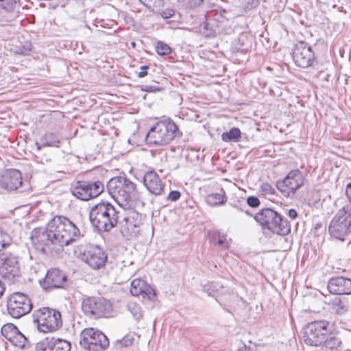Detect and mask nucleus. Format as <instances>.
Instances as JSON below:
<instances>
[{
    "mask_svg": "<svg viewBox=\"0 0 351 351\" xmlns=\"http://www.w3.org/2000/svg\"><path fill=\"white\" fill-rule=\"evenodd\" d=\"M218 285H215L213 283H207L204 285L203 290L206 293H208L209 296H212L213 298H215L216 300L221 305V306H226L227 304H229L230 303V299L232 298H234V295L233 294L228 295L229 299L222 296L219 295L218 294Z\"/></svg>",
    "mask_w": 351,
    "mask_h": 351,
    "instance_id": "25",
    "label": "nucleus"
},
{
    "mask_svg": "<svg viewBox=\"0 0 351 351\" xmlns=\"http://www.w3.org/2000/svg\"><path fill=\"white\" fill-rule=\"evenodd\" d=\"M307 49L304 42L295 45L293 51V59L295 64L301 68H307Z\"/></svg>",
    "mask_w": 351,
    "mask_h": 351,
    "instance_id": "24",
    "label": "nucleus"
},
{
    "mask_svg": "<svg viewBox=\"0 0 351 351\" xmlns=\"http://www.w3.org/2000/svg\"><path fill=\"white\" fill-rule=\"evenodd\" d=\"M9 341L14 346L23 348L25 346L27 339L20 331H19L17 335H14V337L11 338Z\"/></svg>",
    "mask_w": 351,
    "mask_h": 351,
    "instance_id": "37",
    "label": "nucleus"
},
{
    "mask_svg": "<svg viewBox=\"0 0 351 351\" xmlns=\"http://www.w3.org/2000/svg\"><path fill=\"white\" fill-rule=\"evenodd\" d=\"M53 337H47L36 343V351H53Z\"/></svg>",
    "mask_w": 351,
    "mask_h": 351,
    "instance_id": "31",
    "label": "nucleus"
},
{
    "mask_svg": "<svg viewBox=\"0 0 351 351\" xmlns=\"http://www.w3.org/2000/svg\"><path fill=\"white\" fill-rule=\"evenodd\" d=\"M156 295V292L153 288L146 283V287L144 289V291L141 296L145 298H147L149 300H152Z\"/></svg>",
    "mask_w": 351,
    "mask_h": 351,
    "instance_id": "44",
    "label": "nucleus"
},
{
    "mask_svg": "<svg viewBox=\"0 0 351 351\" xmlns=\"http://www.w3.org/2000/svg\"><path fill=\"white\" fill-rule=\"evenodd\" d=\"M238 351H254L253 348L250 346H247L245 344L243 345L241 348H239Z\"/></svg>",
    "mask_w": 351,
    "mask_h": 351,
    "instance_id": "53",
    "label": "nucleus"
},
{
    "mask_svg": "<svg viewBox=\"0 0 351 351\" xmlns=\"http://www.w3.org/2000/svg\"><path fill=\"white\" fill-rule=\"evenodd\" d=\"M80 344L89 351H104L109 346V341L101 331L88 328L81 332Z\"/></svg>",
    "mask_w": 351,
    "mask_h": 351,
    "instance_id": "10",
    "label": "nucleus"
},
{
    "mask_svg": "<svg viewBox=\"0 0 351 351\" xmlns=\"http://www.w3.org/2000/svg\"><path fill=\"white\" fill-rule=\"evenodd\" d=\"M32 316L38 329L43 332L55 331L62 325L61 314L54 309L44 307L34 311Z\"/></svg>",
    "mask_w": 351,
    "mask_h": 351,
    "instance_id": "6",
    "label": "nucleus"
},
{
    "mask_svg": "<svg viewBox=\"0 0 351 351\" xmlns=\"http://www.w3.org/2000/svg\"><path fill=\"white\" fill-rule=\"evenodd\" d=\"M327 288L330 293L339 295L351 294V279L342 276L331 278L328 282Z\"/></svg>",
    "mask_w": 351,
    "mask_h": 351,
    "instance_id": "20",
    "label": "nucleus"
},
{
    "mask_svg": "<svg viewBox=\"0 0 351 351\" xmlns=\"http://www.w3.org/2000/svg\"><path fill=\"white\" fill-rule=\"evenodd\" d=\"M82 237L79 228L69 218L55 216L46 228H34L31 233V240L35 249L43 254L48 252L51 245L67 246Z\"/></svg>",
    "mask_w": 351,
    "mask_h": 351,
    "instance_id": "1",
    "label": "nucleus"
},
{
    "mask_svg": "<svg viewBox=\"0 0 351 351\" xmlns=\"http://www.w3.org/2000/svg\"><path fill=\"white\" fill-rule=\"evenodd\" d=\"M226 201V193L223 189H221L219 193H212L206 197V202L213 206L222 204Z\"/></svg>",
    "mask_w": 351,
    "mask_h": 351,
    "instance_id": "28",
    "label": "nucleus"
},
{
    "mask_svg": "<svg viewBox=\"0 0 351 351\" xmlns=\"http://www.w3.org/2000/svg\"><path fill=\"white\" fill-rule=\"evenodd\" d=\"M325 343L326 350H339L338 347L341 343L339 339L335 336H330L327 337L326 336V340L323 342Z\"/></svg>",
    "mask_w": 351,
    "mask_h": 351,
    "instance_id": "36",
    "label": "nucleus"
},
{
    "mask_svg": "<svg viewBox=\"0 0 351 351\" xmlns=\"http://www.w3.org/2000/svg\"><path fill=\"white\" fill-rule=\"evenodd\" d=\"M160 14L163 19H167L174 16L175 10L172 8H166Z\"/></svg>",
    "mask_w": 351,
    "mask_h": 351,
    "instance_id": "47",
    "label": "nucleus"
},
{
    "mask_svg": "<svg viewBox=\"0 0 351 351\" xmlns=\"http://www.w3.org/2000/svg\"><path fill=\"white\" fill-rule=\"evenodd\" d=\"M156 51L160 56H166L171 53V48L167 44L158 41L156 45Z\"/></svg>",
    "mask_w": 351,
    "mask_h": 351,
    "instance_id": "39",
    "label": "nucleus"
},
{
    "mask_svg": "<svg viewBox=\"0 0 351 351\" xmlns=\"http://www.w3.org/2000/svg\"><path fill=\"white\" fill-rule=\"evenodd\" d=\"M254 219L263 230H268L279 235H287L291 232L288 220L271 208H263L259 210Z\"/></svg>",
    "mask_w": 351,
    "mask_h": 351,
    "instance_id": "5",
    "label": "nucleus"
},
{
    "mask_svg": "<svg viewBox=\"0 0 351 351\" xmlns=\"http://www.w3.org/2000/svg\"><path fill=\"white\" fill-rule=\"evenodd\" d=\"M16 5V0H0V8L7 12H11L14 10Z\"/></svg>",
    "mask_w": 351,
    "mask_h": 351,
    "instance_id": "42",
    "label": "nucleus"
},
{
    "mask_svg": "<svg viewBox=\"0 0 351 351\" xmlns=\"http://www.w3.org/2000/svg\"><path fill=\"white\" fill-rule=\"evenodd\" d=\"M298 214H297V212L294 209H290L289 210V216L290 218H291L292 219H294L296 218Z\"/></svg>",
    "mask_w": 351,
    "mask_h": 351,
    "instance_id": "54",
    "label": "nucleus"
},
{
    "mask_svg": "<svg viewBox=\"0 0 351 351\" xmlns=\"http://www.w3.org/2000/svg\"><path fill=\"white\" fill-rule=\"evenodd\" d=\"M181 135L178 126L170 119L157 121L147 132L145 141L149 145L163 146Z\"/></svg>",
    "mask_w": 351,
    "mask_h": 351,
    "instance_id": "4",
    "label": "nucleus"
},
{
    "mask_svg": "<svg viewBox=\"0 0 351 351\" xmlns=\"http://www.w3.org/2000/svg\"><path fill=\"white\" fill-rule=\"evenodd\" d=\"M139 1L153 12H156L163 5L162 0H139Z\"/></svg>",
    "mask_w": 351,
    "mask_h": 351,
    "instance_id": "35",
    "label": "nucleus"
},
{
    "mask_svg": "<svg viewBox=\"0 0 351 351\" xmlns=\"http://www.w3.org/2000/svg\"><path fill=\"white\" fill-rule=\"evenodd\" d=\"M0 273L8 279L18 276L20 273L18 257L10 252H0Z\"/></svg>",
    "mask_w": 351,
    "mask_h": 351,
    "instance_id": "17",
    "label": "nucleus"
},
{
    "mask_svg": "<svg viewBox=\"0 0 351 351\" xmlns=\"http://www.w3.org/2000/svg\"><path fill=\"white\" fill-rule=\"evenodd\" d=\"M322 204V203L321 202L320 199L315 200L313 202V206H315L316 208H318Z\"/></svg>",
    "mask_w": 351,
    "mask_h": 351,
    "instance_id": "56",
    "label": "nucleus"
},
{
    "mask_svg": "<svg viewBox=\"0 0 351 351\" xmlns=\"http://www.w3.org/2000/svg\"><path fill=\"white\" fill-rule=\"evenodd\" d=\"M261 191L265 195H274L275 194V189L269 183L264 182L261 185Z\"/></svg>",
    "mask_w": 351,
    "mask_h": 351,
    "instance_id": "43",
    "label": "nucleus"
},
{
    "mask_svg": "<svg viewBox=\"0 0 351 351\" xmlns=\"http://www.w3.org/2000/svg\"><path fill=\"white\" fill-rule=\"evenodd\" d=\"M60 139L61 136L58 133L49 132H46L41 136L39 143H36V149L35 156L37 158H40V162L51 160V158L49 156L46 155L43 156L42 148L45 147H58Z\"/></svg>",
    "mask_w": 351,
    "mask_h": 351,
    "instance_id": "18",
    "label": "nucleus"
},
{
    "mask_svg": "<svg viewBox=\"0 0 351 351\" xmlns=\"http://www.w3.org/2000/svg\"><path fill=\"white\" fill-rule=\"evenodd\" d=\"M331 309L338 315H343L350 308L348 299L343 295H335L328 302Z\"/></svg>",
    "mask_w": 351,
    "mask_h": 351,
    "instance_id": "23",
    "label": "nucleus"
},
{
    "mask_svg": "<svg viewBox=\"0 0 351 351\" xmlns=\"http://www.w3.org/2000/svg\"><path fill=\"white\" fill-rule=\"evenodd\" d=\"M4 290H5V289L3 285V283L0 280V297L3 295Z\"/></svg>",
    "mask_w": 351,
    "mask_h": 351,
    "instance_id": "57",
    "label": "nucleus"
},
{
    "mask_svg": "<svg viewBox=\"0 0 351 351\" xmlns=\"http://www.w3.org/2000/svg\"><path fill=\"white\" fill-rule=\"evenodd\" d=\"M308 53H313L312 57H311V55L308 54V68L313 67L315 69V70H319L322 67V64L317 60V55L315 56V53L312 51V49L310 47H308Z\"/></svg>",
    "mask_w": 351,
    "mask_h": 351,
    "instance_id": "41",
    "label": "nucleus"
},
{
    "mask_svg": "<svg viewBox=\"0 0 351 351\" xmlns=\"http://www.w3.org/2000/svg\"><path fill=\"white\" fill-rule=\"evenodd\" d=\"M129 205V208H121L119 221L121 226V232L125 237H136L138 230V228L142 223V215L136 211L132 206Z\"/></svg>",
    "mask_w": 351,
    "mask_h": 351,
    "instance_id": "9",
    "label": "nucleus"
},
{
    "mask_svg": "<svg viewBox=\"0 0 351 351\" xmlns=\"http://www.w3.org/2000/svg\"><path fill=\"white\" fill-rule=\"evenodd\" d=\"M10 237L0 229V250L9 245Z\"/></svg>",
    "mask_w": 351,
    "mask_h": 351,
    "instance_id": "45",
    "label": "nucleus"
},
{
    "mask_svg": "<svg viewBox=\"0 0 351 351\" xmlns=\"http://www.w3.org/2000/svg\"><path fill=\"white\" fill-rule=\"evenodd\" d=\"M132 342H133V339L129 336H125L122 339L117 341L118 343H119L121 346H123V347H128V346L132 345Z\"/></svg>",
    "mask_w": 351,
    "mask_h": 351,
    "instance_id": "49",
    "label": "nucleus"
},
{
    "mask_svg": "<svg viewBox=\"0 0 351 351\" xmlns=\"http://www.w3.org/2000/svg\"><path fill=\"white\" fill-rule=\"evenodd\" d=\"M245 213L247 215H250V216H252V214L248 211V210H245Z\"/></svg>",
    "mask_w": 351,
    "mask_h": 351,
    "instance_id": "59",
    "label": "nucleus"
},
{
    "mask_svg": "<svg viewBox=\"0 0 351 351\" xmlns=\"http://www.w3.org/2000/svg\"><path fill=\"white\" fill-rule=\"evenodd\" d=\"M325 351H340V350H326Z\"/></svg>",
    "mask_w": 351,
    "mask_h": 351,
    "instance_id": "60",
    "label": "nucleus"
},
{
    "mask_svg": "<svg viewBox=\"0 0 351 351\" xmlns=\"http://www.w3.org/2000/svg\"><path fill=\"white\" fill-rule=\"evenodd\" d=\"M210 241L215 245H219L222 249L229 247V242L227 241V235L218 230H212L208 232Z\"/></svg>",
    "mask_w": 351,
    "mask_h": 351,
    "instance_id": "27",
    "label": "nucleus"
},
{
    "mask_svg": "<svg viewBox=\"0 0 351 351\" xmlns=\"http://www.w3.org/2000/svg\"><path fill=\"white\" fill-rule=\"evenodd\" d=\"M53 351H70L71 343L65 339L53 337Z\"/></svg>",
    "mask_w": 351,
    "mask_h": 351,
    "instance_id": "34",
    "label": "nucleus"
},
{
    "mask_svg": "<svg viewBox=\"0 0 351 351\" xmlns=\"http://www.w3.org/2000/svg\"><path fill=\"white\" fill-rule=\"evenodd\" d=\"M149 69V66L147 65H143V66H141V71H140L138 73V77L139 78H142V77H144L145 76H146L147 75V70Z\"/></svg>",
    "mask_w": 351,
    "mask_h": 351,
    "instance_id": "51",
    "label": "nucleus"
},
{
    "mask_svg": "<svg viewBox=\"0 0 351 351\" xmlns=\"http://www.w3.org/2000/svg\"><path fill=\"white\" fill-rule=\"evenodd\" d=\"M22 183L21 173L16 169L5 170L0 176V186L8 191L17 190Z\"/></svg>",
    "mask_w": 351,
    "mask_h": 351,
    "instance_id": "19",
    "label": "nucleus"
},
{
    "mask_svg": "<svg viewBox=\"0 0 351 351\" xmlns=\"http://www.w3.org/2000/svg\"><path fill=\"white\" fill-rule=\"evenodd\" d=\"M107 189L110 196L120 208H129L132 204V198L136 196V184L129 179L118 176L111 178L107 183Z\"/></svg>",
    "mask_w": 351,
    "mask_h": 351,
    "instance_id": "3",
    "label": "nucleus"
},
{
    "mask_svg": "<svg viewBox=\"0 0 351 351\" xmlns=\"http://www.w3.org/2000/svg\"><path fill=\"white\" fill-rule=\"evenodd\" d=\"M92 226L99 232H108L115 228L120 219V210L108 202L94 205L89 212Z\"/></svg>",
    "mask_w": 351,
    "mask_h": 351,
    "instance_id": "2",
    "label": "nucleus"
},
{
    "mask_svg": "<svg viewBox=\"0 0 351 351\" xmlns=\"http://www.w3.org/2000/svg\"><path fill=\"white\" fill-rule=\"evenodd\" d=\"M146 287V282L139 278L134 279L131 282L130 293L134 296L141 295Z\"/></svg>",
    "mask_w": 351,
    "mask_h": 351,
    "instance_id": "30",
    "label": "nucleus"
},
{
    "mask_svg": "<svg viewBox=\"0 0 351 351\" xmlns=\"http://www.w3.org/2000/svg\"><path fill=\"white\" fill-rule=\"evenodd\" d=\"M351 205H345L339 210L329 226L331 237L344 241L345 237L350 232Z\"/></svg>",
    "mask_w": 351,
    "mask_h": 351,
    "instance_id": "8",
    "label": "nucleus"
},
{
    "mask_svg": "<svg viewBox=\"0 0 351 351\" xmlns=\"http://www.w3.org/2000/svg\"><path fill=\"white\" fill-rule=\"evenodd\" d=\"M241 131L238 128H232L228 132L221 134V139L224 142H238L241 138Z\"/></svg>",
    "mask_w": 351,
    "mask_h": 351,
    "instance_id": "29",
    "label": "nucleus"
},
{
    "mask_svg": "<svg viewBox=\"0 0 351 351\" xmlns=\"http://www.w3.org/2000/svg\"><path fill=\"white\" fill-rule=\"evenodd\" d=\"M82 309L84 313L94 319L108 317L112 311L111 302L102 298L86 296L82 301Z\"/></svg>",
    "mask_w": 351,
    "mask_h": 351,
    "instance_id": "7",
    "label": "nucleus"
},
{
    "mask_svg": "<svg viewBox=\"0 0 351 351\" xmlns=\"http://www.w3.org/2000/svg\"><path fill=\"white\" fill-rule=\"evenodd\" d=\"M302 333L303 334L302 339L305 343H307V335L306 331H304V328H303V330L302 331Z\"/></svg>",
    "mask_w": 351,
    "mask_h": 351,
    "instance_id": "55",
    "label": "nucleus"
},
{
    "mask_svg": "<svg viewBox=\"0 0 351 351\" xmlns=\"http://www.w3.org/2000/svg\"><path fill=\"white\" fill-rule=\"evenodd\" d=\"M201 26L203 29L206 31L205 34H206L207 36H212L215 35L217 31V25L214 19L206 18Z\"/></svg>",
    "mask_w": 351,
    "mask_h": 351,
    "instance_id": "33",
    "label": "nucleus"
},
{
    "mask_svg": "<svg viewBox=\"0 0 351 351\" xmlns=\"http://www.w3.org/2000/svg\"><path fill=\"white\" fill-rule=\"evenodd\" d=\"M40 283L45 290L51 291L55 289H66L69 286V279L63 271L51 268Z\"/></svg>",
    "mask_w": 351,
    "mask_h": 351,
    "instance_id": "14",
    "label": "nucleus"
},
{
    "mask_svg": "<svg viewBox=\"0 0 351 351\" xmlns=\"http://www.w3.org/2000/svg\"><path fill=\"white\" fill-rule=\"evenodd\" d=\"M246 202L247 205L252 208H257L261 204L259 199L256 196H249Z\"/></svg>",
    "mask_w": 351,
    "mask_h": 351,
    "instance_id": "46",
    "label": "nucleus"
},
{
    "mask_svg": "<svg viewBox=\"0 0 351 351\" xmlns=\"http://www.w3.org/2000/svg\"><path fill=\"white\" fill-rule=\"evenodd\" d=\"M104 189V184L99 181H77L71 188L72 194L77 198L87 201L97 197Z\"/></svg>",
    "mask_w": 351,
    "mask_h": 351,
    "instance_id": "12",
    "label": "nucleus"
},
{
    "mask_svg": "<svg viewBox=\"0 0 351 351\" xmlns=\"http://www.w3.org/2000/svg\"><path fill=\"white\" fill-rule=\"evenodd\" d=\"M323 296L320 291L308 287V311L319 312L324 308Z\"/></svg>",
    "mask_w": 351,
    "mask_h": 351,
    "instance_id": "22",
    "label": "nucleus"
},
{
    "mask_svg": "<svg viewBox=\"0 0 351 351\" xmlns=\"http://www.w3.org/2000/svg\"><path fill=\"white\" fill-rule=\"evenodd\" d=\"M81 258L93 269H100L106 265L107 254L98 245H90L81 254Z\"/></svg>",
    "mask_w": 351,
    "mask_h": 351,
    "instance_id": "15",
    "label": "nucleus"
},
{
    "mask_svg": "<svg viewBox=\"0 0 351 351\" xmlns=\"http://www.w3.org/2000/svg\"><path fill=\"white\" fill-rule=\"evenodd\" d=\"M7 308L11 317L18 319L31 311L32 303L28 295L20 292H16L8 298Z\"/></svg>",
    "mask_w": 351,
    "mask_h": 351,
    "instance_id": "11",
    "label": "nucleus"
},
{
    "mask_svg": "<svg viewBox=\"0 0 351 351\" xmlns=\"http://www.w3.org/2000/svg\"><path fill=\"white\" fill-rule=\"evenodd\" d=\"M128 309L131 312L136 320H138L142 317L141 308L138 304L134 302H130L128 304Z\"/></svg>",
    "mask_w": 351,
    "mask_h": 351,
    "instance_id": "40",
    "label": "nucleus"
},
{
    "mask_svg": "<svg viewBox=\"0 0 351 351\" xmlns=\"http://www.w3.org/2000/svg\"><path fill=\"white\" fill-rule=\"evenodd\" d=\"M346 197H347L348 201L350 203L348 205H351V182L346 185Z\"/></svg>",
    "mask_w": 351,
    "mask_h": 351,
    "instance_id": "52",
    "label": "nucleus"
},
{
    "mask_svg": "<svg viewBox=\"0 0 351 351\" xmlns=\"http://www.w3.org/2000/svg\"><path fill=\"white\" fill-rule=\"evenodd\" d=\"M32 45L29 41L25 42L24 44H20L15 47L14 52L17 54L27 56L32 51Z\"/></svg>",
    "mask_w": 351,
    "mask_h": 351,
    "instance_id": "38",
    "label": "nucleus"
},
{
    "mask_svg": "<svg viewBox=\"0 0 351 351\" xmlns=\"http://www.w3.org/2000/svg\"><path fill=\"white\" fill-rule=\"evenodd\" d=\"M143 182L147 191L153 195H160L164 190V184L158 174L153 171H147L143 177Z\"/></svg>",
    "mask_w": 351,
    "mask_h": 351,
    "instance_id": "21",
    "label": "nucleus"
},
{
    "mask_svg": "<svg viewBox=\"0 0 351 351\" xmlns=\"http://www.w3.org/2000/svg\"><path fill=\"white\" fill-rule=\"evenodd\" d=\"M18 328L13 324H5L1 328L2 335L8 341L19 332Z\"/></svg>",
    "mask_w": 351,
    "mask_h": 351,
    "instance_id": "32",
    "label": "nucleus"
},
{
    "mask_svg": "<svg viewBox=\"0 0 351 351\" xmlns=\"http://www.w3.org/2000/svg\"><path fill=\"white\" fill-rule=\"evenodd\" d=\"M329 322L326 320L308 322V346H319L328 335Z\"/></svg>",
    "mask_w": 351,
    "mask_h": 351,
    "instance_id": "16",
    "label": "nucleus"
},
{
    "mask_svg": "<svg viewBox=\"0 0 351 351\" xmlns=\"http://www.w3.org/2000/svg\"><path fill=\"white\" fill-rule=\"evenodd\" d=\"M180 196L181 193L178 191H172L169 193L167 199L175 202L178 200Z\"/></svg>",
    "mask_w": 351,
    "mask_h": 351,
    "instance_id": "50",
    "label": "nucleus"
},
{
    "mask_svg": "<svg viewBox=\"0 0 351 351\" xmlns=\"http://www.w3.org/2000/svg\"><path fill=\"white\" fill-rule=\"evenodd\" d=\"M312 221L313 228L311 232L314 234L315 237H317V243H319V239L323 241V234L326 228L323 215L313 216Z\"/></svg>",
    "mask_w": 351,
    "mask_h": 351,
    "instance_id": "26",
    "label": "nucleus"
},
{
    "mask_svg": "<svg viewBox=\"0 0 351 351\" xmlns=\"http://www.w3.org/2000/svg\"><path fill=\"white\" fill-rule=\"evenodd\" d=\"M311 347H312V349L310 350L308 348V351H319L318 349L317 348V346H310Z\"/></svg>",
    "mask_w": 351,
    "mask_h": 351,
    "instance_id": "58",
    "label": "nucleus"
},
{
    "mask_svg": "<svg viewBox=\"0 0 351 351\" xmlns=\"http://www.w3.org/2000/svg\"><path fill=\"white\" fill-rule=\"evenodd\" d=\"M141 89L143 91L152 93L161 90L162 88L156 86L142 85Z\"/></svg>",
    "mask_w": 351,
    "mask_h": 351,
    "instance_id": "48",
    "label": "nucleus"
},
{
    "mask_svg": "<svg viewBox=\"0 0 351 351\" xmlns=\"http://www.w3.org/2000/svg\"><path fill=\"white\" fill-rule=\"evenodd\" d=\"M304 177L298 169L291 171L282 180L276 182L277 189L285 197L294 195L297 189L304 184Z\"/></svg>",
    "mask_w": 351,
    "mask_h": 351,
    "instance_id": "13",
    "label": "nucleus"
}]
</instances>
